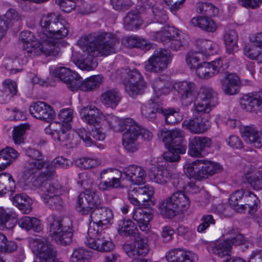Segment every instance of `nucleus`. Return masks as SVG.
<instances>
[{"instance_id": "nucleus-1", "label": "nucleus", "mask_w": 262, "mask_h": 262, "mask_svg": "<svg viewBox=\"0 0 262 262\" xmlns=\"http://www.w3.org/2000/svg\"><path fill=\"white\" fill-rule=\"evenodd\" d=\"M41 32L39 40L29 31H22L19 39L23 42V55H19L13 60L6 58L3 65L12 74L20 71L16 68L17 64H26L29 58H34L43 55L46 57H55L59 53L60 40L66 37L69 32V24L54 14L43 15L40 20Z\"/></svg>"}, {"instance_id": "nucleus-2", "label": "nucleus", "mask_w": 262, "mask_h": 262, "mask_svg": "<svg viewBox=\"0 0 262 262\" xmlns=\"http://www.w3.org/2000/svg\"><path fill=\"white\" fill-rule=\"evenodd\" d=\"M81 120L86 124L96 126L106 121L114 132L126 130L122 136V144L127 150L136 149L135 140L138 127L129 118H119L112 115H104L101 111L93 105L81 106L78 109Z\"/></svg>"}, {"instance_id": "nucleus-3", "label": "nucleus", "mask_w": 262, "mask_h": 262, "mask_svg": "<svg viewBox=\"0 0 262 262\" xmlns=\"http://www.w3.org/2000/svg\"><path fill=\"white\" fill-rule=\"evenodd\" d=\"M78 45L83 53L80 59H74L73 61L79 69L82 70H94L97 63L94 58L96 56H107L117 51L118 40L114 35L108 33H104L97 38L93 36H84L78 40Z\"/></svg>"}, {"instance_id": "nucleus-4", "label": "nucleus", "mask_w": 262, "mask_h": 262, "mask_svg": "<svg viewBox=\"0 0 262 262\" xmlns=\"http://www.w3.org/2000/svg\"><path fill=\"white\" fill-rule=\"evenodd\" d=\"M73 114V110L71 108L60 110L58 114V119L61 122L66 123L52 122L45 128L46 134L50 135L54 142L62 147H73L77 143L76 139L77 136L82 140L85 146H92V140L85 129H80L77 133L68 123L72 121Z\"/></svg>"}, {"instance_id": "nucleus-5", "label": "nucleus", "mask_w": 262, "mask_h": 262, "mask_svg": "<svg viewBox=\"0 0 262 262\" xmlns=\"http://www.w3.org/2000/svg\"><path fill=\"white\" fill-rule=\"evenodd\" d=\"M98 194L86 190L78 196L76 206L77 211L83 215L91 214L89 227L102 230L114 222V213L111 209L101 205Z\"/></svg>"}, {"instance_id": "nucleus-6", "label": "nucleus", "mask_w": 262, "mask_h": 262, "mask_svg": "<svg viewBox=\"0 0 262 262\" xmlns=\"http://www.w3.org/2000/svg\"><path fill=\"white\" fill-rule=\"evenodd\" d=\"M106 174H108L111 178L107 180H102L99 182L98 187L102 191L123 188L124 187V181L136 185L143 184L146 182L145 170L142 167L135 165H129L123 171L113 168L104 169L100 172L101 179L104 178V175Z\"/></svg>"}, {"instance_id": "nucleus-7", "label": "nucleus", "mask_w": 262, "mask_h": 262, "mask_svg": "<svg viewBox=\"0 0 262 262\" xmlns=\"http://www.w3.org/2000/svg\"><path fill=\"white\" fill-rule=\"evenodd\" d=\"M154 193V188L149 185L134 188L128 192L129 202L134 206L140 207L134 209L132 217L137 222L140 230L146 232L151 228L150 222L154 214L152 211H146L143 208L155 204V201L152 200Z\"/></svg>"}, {"instance_id": "nucleus-8", "label": "nucleus", "mask_w": 262, "mask_h": 262, "mask_svg": "<svg viewBox=\"0 0 262 262\" xmlns=\"http://www.w3.org/2000/svg\"><path fill=\"white\" fill-rule=\"evenodd\" d=\"M27 154L30 160L25 163L21 183L29 187H38L42 180H49L55 176L54 167L43 162L38 150L29 149Z\"/></svg>"}, {"instance_id": "nucleus-9", "label": "nucleus", "mask_w": 262, "mask_h": 262, "mask_svg": "<svg viewBox=\"0 0 262 262\" xmlns=\"http://www.w3.org/2000/svg\"><path fill=\"white\" fill-rule=\"evenodd\" d=\"M164 82L161 80H156L153 84L154 96L150 101L141 108L143 115L149 120L156 117L157 112L162 114L167 124H174L182 119V115L178 108H169L163 110L161 107V100L159 97L169 93V89L164 88Z\"/></svg>"}, {"instance_id": "nucleus-10", "label": "nucleus", "mask_w": 262, "mask_h": 262, "mask_svg": "<svg viewBox=\"0 0 262 262\" xmlns=\"http://www.w3.org/2000/svg\"><path fill=\"white\" fill-rule=\"evenodd\" d=\"M190 205L188 196L184 192L178 191L162 201L158 205V209L163 216L171 218L176 214L184 213Z\"/></svg>"}, {"instance_id": "nucleus-11", "label": "nucleus", "mask_w": 262, "mask_h": 262, "mask_svg": "<svg viewBox=\"0 0 262 262\" xmlns=\"http://www.w3.org/2000/svg\"><path fill=\"white\" fill-rule=\"evenodd\" d=\"M221 165L207 160L187 161L183 166L185 173L196 180H202L220 171Z\"/></svg>"}, {"instance_id": "nucleus-12", "label": "nucleus", "mask_w": 262, "mask_h": 262, "mask_svg": "<svg viewBox=\"0 0 262 262\" xmlns=\"http://www.w3.org/2000/svg\"><path fill=\"white\" fill-rule=\"evenodd\" d=\"M228 202L230 207L236 212H244L247 206L250 208V211L252 212L257 209L259 200L253 193L240 189L230 194Z\"/></svg>"}, {"instance_id": "nucleus-13", "label": "nucleus", "mask_w": 262, "mask_h": 262, "mask_svg": "<svg viewBox=\"0 0 262 262\" xmlns=\"http://www.w3.org/2000/svg\"><path fill=\"white\" fill-rule=\"evenodd\" d=\"M30 187L39 189L41 198L47 206L55 209L60 208L62 201L59 196L61 187L58 183H52L49 180H42L39 186Z\"/></svg>"}, {"instance_id": "nucleus-14", "label": "nucleus", "mask_w": 262, "mask_h": 262, "mask_svg": "<svg viewBox=\"0 0 262 262\" xmlns=\"http://www.w3.org/2000/svg\"><path fill=\"white\" fill-rule=\"evenodd\" d=\"M29 246L35 255L34 262H60L56 260L55 253L45 238H30Z\"/></svg>"}, {"instance_id": "nucleus-15", "label": "nucleus", "mask_w": 262, "mask_h": 262, "mask_svg": "<svg viewBox=\"0 0 262 262\" xmlns=\"http://www.w3.org/2000/svg\"><path fill=\"white\" fill-rule=\"evenodd\" d=\"M50 236L53 241L66 245L72 242V229L69 226H64L62 224L60 217L53 216L50 219Z\"/></svg>"}, {"instance_id": "nucleus-16", "label": "nucleus", "mask_w": 262, "mask_h": 262, "mask_svg": "<svg viewBox=\"0 0 262 262\" xmlns=\"http://www.w3.org/2000/svg\"><path fill=\"white\" fill-rule=\"evenodd\" d=\"M100 230L89 227L88 236L85 241L87 246L94 250L107 252L114 249L115 245Z\"/></svg>"}, {"instance_id": "nucleus-17", "label": "nucleus", "mask_w": 262, "mask_h": 262, "mask_svg": "<svg viewBox=\"0 0 262 262\" xmlns=\"http://www.w3.org/2000/svg\"><path fill=\"white\" fill-rule=\"evenodd\" d=\"M214 99L211 89L209 88H202L194 103L193 116L197 117L199 116L203 117V113H209L214 106Z\"/></svg>"}, {"instance_id": "nucleus-18", "label": "nucleus", "mask_w": 262, "mask_h": 262, "mask_svg": "<svg viewBox=\"0 0 262 262\" xmlns=\"http://www.w3.org/2000/svg\"><path fill=\"white\" fill-rule=\"evenodd\" d=\"M245 241L246 239L243 235L238 234L230 239L223 241H217L210 244L208 250L209 252L222 257L230 254L233 244H244Z\"/></svg>"}, {"instance_id": "nucleus-19", "label": "nucleus", "mask_w": 262, "mask_h": 262, "mask_svg": "<svg viewBox=\"0 0 262 262\" xmlns=\"http://www.w3.org/2000/svg\"><path fill=\"white\" fill-rule=\"evenodd\" d=\"M50 74L66 84L67 88L72 91H75L77 86L75 81L79 75L70 68L61 64L52 66L49 68Z\"/></svg>"}, {"instance_id": "nucleus-20", "label": "nucleus", "mask_w": 262, "mask_h": 262, "mask_svg": "<svg viewBox=\"0 0 262 262\" xmlns=\"http://www.w3.org/2000/svg\"><path fill=\"white\" fill-rule=\"evenodd\" d=\"M170 53L166 50H156L153 55L145 63V69L147 71L158 72L167 68L171 61Z\"/></svg>"}, {"instance_id": "nucleus-21", "label": "nucleus", "mask_w": 262, "mask_h": 262, "mask_svg": "<svg viewBox=\"0 0 262 262\" xmlns=\"http://www.w3.org/2000/svg\"><path fill=\"white\" fill-rule=\"evenodd\" d=\"M154 165L148 169V178L151 182L164 185L171 180V174L169 171L160 165L156 159L152 161Z\"/></svg>"}, {"instance_id": "nucleus-22", "label": "nucleus", "mask_w": 262, "mask_h": 262, "mask_svg": "<svg viewBox=\"0 0 262 262\" xmlns=\"http://www.w3.org/2000/svg\"><path fill=\"white\" fill-rule=\"evenodd\" d=\"M243 54L250 59L262 62V32L250 39L244 47Z\"/></svg>"}, {"instance_id": "nucleus-23", "label": "nucleus", "mask_w": 262, "mask_h": 262, "mask_svg": "<svg viewBox=\"0 0 262 262\" xmlns=\"http://www.w3.org/2000/svg\"><path fill=\"white\" fill-rule=\"evenodd\" d=\"M242 109L247 112L257 113L262 110V92L244 94L240 100Z\"/></svg>"}, {"instance_id": "nucleus-24", "label": "nucleus", "mask_w": 262, "mask_h": 262, "mask_svg": "<svg viewBox=\"0 0 262 262\" xmlns=\"http://www.w3.org/2000/svg\"><path fill=\"white\" fill-rule=\"evenodd\" d=\"M195 90V84L187 80L175 81L170 88L173 95H178L182 100L190 99V102L192 99Z\"/></svg>"}, {"instance_id": "nucleus-25", "label": "nucleus", "mask_w": 262, "mask_h": 262, "mask_svg": "<svg viewBox=\"0 0 262 262\" xmlns=\"http://www.w3.org/2000/svg\"><path fill=\"white\" fill-rule=\"evenodd\" d=\"M29 112L34 117L47 122L53 120L55 116V112L52 107L41 101H38L30 105Z\"/></svg>"}, {"instance_id": "nucleus-26", "label": "nucleus", "mask_w": 262, "mask_h": 262, "mask_svg": "<svg viewBox=\"0 0 262 262\" xmlns=\"http://www.w3.org/2000/svg\"><path fill=\"white\" fill-rule=\"evenodd\" d=\"M124 85L125 91L132 96L139 94L145 86L141 74L135 69L130 72Z\"/></svg>"}, {"instance_id": "nucleus-27", "label": "nucleus", "mask_w": 262, "mask_h": 262, "mask_svg": "<svg viewBox=\"0 0 262 262\" xmlns=\"http://www.w3.org/2000/svg\"><path fill=\"white\" fill-rule=\"evenodd\" d=\"M241 134L246 144L257 148L262 147V132L254 126H244L241 129Z\"/></svg>"}, {"instance_id": "nucleus-28", "label": "nucleus", "mask_w": 262, "mask_h": 262, "mask_svg": "<svg viewBox=\"0 0 262 262\" xmlns=\"http://www.w3.org/2000/svg\"><path fill=\"white\" fill-rule=\"evenodd\" d=\"M211 144V140L205 137L194 136L189 139L188 154L192 157H200L202 152Z\"/></svg>"}, {"instance_id": "nucleus-29", "label": "nucleus", "mask_w": 262, "mask_h": 262, "mask_svg": "<svg viewBox=\"0 0 262 262\" xmlns=\"http://www.w3.org/2000/svg\"><path fill=\"white\" fill-rule=\"evenodd\" d=\"M167 262H196L197 255L191 251L180 248L173 249L165 254Z\"/></svg>"}, {"instance_id": "nucleus-30", "label": "nucleus", "mask_w": 262, "mask_h": 262, "mask_svg": "<svg viewBox=\"0 0 262 262\" xmlns=\"http://www.w3.org/2000/svg\"><path fill=\"white\" fill-rule=\"evenodd\" d=\"M194 117L193 119L184 121L183 126L195 134L203 133L209 128L210 124L208 115H206V117L199 116Z\"/></svg>"}, {"instance_id": "nucleus-31", "label": "nucleus", "mask_w": 262, "mask_h": 262, "mask_svg": "<svg viewBox=\"0 0 262 262\" xmlns=\"http://www.w3.org/2000/svg\"><path fill=\"white\" fill-rule=\"evenodd\" d=\"M124 249L126 254L132 258H136L139 255H146L149 250L146 239L140 238L133 244H125Z\"/></svg>"}, {"instance_id": "nucleus-32", "label": "nucleus", "mask_w": 262, "mask_h": 262, "mask_svg": "<svg viewBox=\"0 0 262 262\" xmlns=\"http://www.w3.org/2000/svg\"><path fill=\"white\" fill-rule=\"evenodd\" d=\"M222 89L227 95H232L238 92V87L240 84L239 77L234 73H225L220 80Z\"/></svg>"}, {"instance_id": "nucleus-33", "label": "nucleus", "mask_w": 262, "mask_h": 262, "mask_svg": "<svg viewBox=\"0 0 262 262\" xmlns=\"http://www.w3.org/2000/svg\"><path fill=\"white\" fill-rule=\"evenodd\" d=\"M184 137V133L180 129L168 130L166 128L161 129L158 133V138L164 143L166 148L170 146H177L174 140L182 139Z\"/></svg>"}, {"instance_id": "nucleus-34", "label": "nucleus", "mask_w": 262, "mask_h": 262, "mask_svg": "<svg viewBox=\"0 0 262 262\" xmlns=\"http://www.w3.org/2000/svg\"><path fill=\"white\" fill-rule=\"evenodd\" d=\"M181 32L173 26H165L161 31L155 32L152 36L153 38L159 41L167 43L168 41L175 38L180 37Z\"/></svg>"}, {"instance_id": "nucleus-35", "label": "nucleus", "mask_w": 262, "mask_h": 262, "mask_svg": "<svg viewBox=\"0 0 262 262\" xmlns=\"http://www.w3.org/2000/svg\"><path fill=\"white\" fill-rule=\"evenodd\" d=\"M121 97L119 92L115 89L107 90L101 95L100 100L107 107L115 109L120 102Z\"/></svg>"}, {"instance_id": "nucleus-36", "label": "nucleus", "mask_w": 262, "mask_h": 262, "mask_svg": "<svg viewBox=\"0 0 262 262\" xmlns=\"http://www.w3.org/2000/svg\"><path fill=\"white\" fill-rule=\"evenodd\" d=\"M102 77L99 75L91 76L84 81L82 80V78L79 75V78L75 81L77 86V88L75 89V91L79 90L89 91L97 89L102 83Z\"/></svg>"}, {"instance_id": "nucleus-37", "label": "nucleus", "mask_w": 262, "mask_h": 262, "mask_svg": "<svg viewBox=\"0 0 262 262\" xmlns=\"http://www.w3.org/2000/svg\"><path fill=\"white\" fill-rule=\"evenodd\" d=\"M13 204L24 214H29L32 210V200L25 193H20L12 199Z\"/></svg>"}, {"instance_id": "nucleus-38", "label": "nucleus", "mask_w": 262, "mask_h": 262, "mask_svg": "<svg viewBox=\"0 0 262 262\" xmlns=\"http://www.w3.org/2000/svg\"><path fill=\"white\" fill-rule=\"evenodd\" d=\"M238 37L233 30H227L224 35L223 40L226 50L229 54H233L238 50Z\"/></svg>"}, {"instance_id": "nucleus-39", "label": "nucleus", "mask_w": 262, "mask_h": 262, "mask_svg": "<svg viewBox=\"0 0 262 262\" xmlns=\"http://www.w3.org/2000/svg\"><path fill=\"white\" fill-rule=\"evenodd\" d=\"M15 189V182L12 176L8 172L0 173V196L7 191L14 192Z\"/></svg>"}, {"instance_id": "nucleus-40", "label": "nucleus", "mask_w": 262, "mask_h": 262, "mask_svg": "<svg viewBox=\"0 0 262 262\" xmlns=\"http://www.w3.org/2000/svg\"><path fill=\"white\" fill-rule=\"evenodd\" d=\"M168 150L163 154V159L167 162H174L180 160V154H184L186 150L185 145L178 144L177 146L166 148Z\"/></svg>"}, {"instance_id": "nucleus-41", "label": "nucleus", "mask_w": 262, "mask_h": 262, "mask_svg": "<svg viewBox=\"0 0 262 262\" xmlns=\"http://www.w3.org/2000/svg\"><path fill=\"white\" fill-rule=\"evenodd\" d=\"M191 23L194 26H198L208 32H214L217 28L215 21L211 18L207 17H194L191 19Z\"/></svg>"}, {"instance_id": "nucleus-42", "label": "nucleus", "mask_w": 262, "mask_h": 262, "mask_svg": "<svg viewBox=\"0 0 262 262\" xmlns=\"http://www.w3.org/2000/svg\"><path fill=\"white\" fill-rule=\"evenodd\" d=\"M16 221V215L14 212H8L4 208L0 207V229H12Z\"/></svg>"}, {"instance_id": "nucleus-43", "label": "nucleus", "mask_w": 262, "mask_h": 262, "mask_svg": "<svg viewBox=\"0 0 262 262\" xmlns=\"http://www.w3.org/2000/svg\"><path fill=\"white\" fill-rule=\"evenodd\" d=\"M117 231L122 236L133 235L138 232V228L130 220H120L117 225Z\"/></svg>"}, {"instance_id": "nucleus-44", "label": "nucleus", "mask_w": 262, "mask_h": 262, "mask_svg": "<svg viewBox=\"0 0 262 262\" xmlns=\"http://www.w3.org/2000/svg\"><path fill=\"white\" fill-rule=\"evenodd\" d=\"M199 51L202 56H208L217 53L219 51L218 43L209 40H203L198 42Z\"/></svg>"}, {"instance_id": "nucleus-45", "label": "nucleus", "mask_w": 262, "mask_h": 262, "mask_svg": "<svg viewBox=\"0 0 262 262\" xmlns=\"http://www.w3.org/2000/svg\"><path fill=\"white\" fill-rule=\"evenodd\" d=\"M148 12L151 13L149 17L150 23L163 24L167 20L165 11L163 9H161L157 4L154 5L149 8Z\"/></svg>"}, {"instance_id": "nucleus-46", "label": "nucleus", "mask_w": 262, "mask_h": 262, "mask_svg": "<svg viewBox=\"0 0 262 262\" xmlns=\"http://www.w3.org/2000/svg\"><path fill=\"white\" fill-rule=\"evenodd\" d=\"M18 225L28 231L32 229L38 231L41 230L40 221L36 217L24 216L18 221Z\"/></svg>"}, {"instance_id": "nucleus-47", "label": "nucleus", "mask_w": 262, "mask_h": 262, "mask_svg": "<svg viewBox=\"0 0 262 262\" xmlns=\"http://www.w3.org/2000/svg\"><path fill=\"white\" fill-rule=\"evenodd\" d=\"M196 75L201 79H209L215 75L210 62H202L194 70Z\"/></svg>"}, {"instance_id": "nucleus-48", "label": "nucleus", "mask_w": 262, "mask_h": 262, "mask_svg": "<svg viewBox=\"0 0 262 262\" xmlns=\"http://www.w3.org/2000/svg\"><path fill=\"white\" fill-rule=\"evenodd\" d=\"M30 128L28 123H23L14 127L12 130L13 140L15 144H20L24 141L26 133Z\"/></svg>"}, {"instance_id": "nucleus-49", "label": "nucleus", "mask_w": 262, "mask_h": 262, "mask_svg": "<svg viewBox=\"0 0 262 262\" xmlns=\"http://www.w3.org/2000/svg\"><path fill=\"white\" fill-rule=\"evenodd\" d=\"M245 179L254 189H262V171H256L246 173Z\"/></svg>"}, {"instance_id": "nucleus-50", "label": "nucleus", "mask_w": 262, "mask_h": 262, "mask_svg": "<svg viewBox=\"0 0 262 262\" xmlns=\"http://www.w3.org/2000/svg\"><path fill=\"white\" fill-rule=\"evenodd\" d=\"M142 24V20L138 14L129 13L124 19V27L130 30L138 29Z\"/></svg>"}, {"instance_id": "nucleus-51", "label": "nucleus", "mask_w": 262, "mask_h": 262, "mask_svg": "<svg viewBox=\"0 0 262 262\" xmlns=\"http://www.w3.org/2000/svg\"><path fill=\"white\" fill-rule=\"evenodd\" d=\"M0 156L3 160L6 161L5 163L8 167L19 157V155L15 149L8 146L0 150Z\"/></svg>"}, {"instance_id": "nucleus-52", "label": "nucleus", "mask_w": 262, "mask_h": 262, "mask_svg": "<svg viewBox=\"0 0 262 262\" xmlns=\"http://www.w3.org/2000/svg\"><path fill=\"white\" fill-rule=\"evenodd\" d=\"M60 9L64 12L69 13L78 7H84L87 4L84 0H56Z\"/></svg>"}, {"instance_id": "nucleus-53", "label": "nucleus", "mask_w": 262, "mask_h": 262, "mask_svg": "<svg viewBox=\"0 0 262 262\" xmlns=\"http://www.w3.org/2000/svg\"><path fill=\"white\" fill-rule=\"evenodd\" d=\"M201 53L198 51H191L186 55L185 60L188 67L191 70H195L201 62Z\"/></svg>"}, {"instance_id": "nucleus-54", "label": "nucleus", "mask_w": 262, "mask_h": 262, "mask_svg": "<svg viewBox=\"0 0 262 262\" xmlns=\"http://www.w3.org/2000/svg\"><path fill=\"white\" fill-rule=\"evenodd\" d=\"M197 11L201 14H206L210 16H214L219 13L217 8L210 3L199 2L196 5Z\"/></svg>"}, {"instance_id": "nucleus-55", "label": "nucleus", "mask_w": 262, "mask_h": 262, "mask_svg": "<svg viewBox=\"0 0 262 262\" xmlns=\"http://www.w3.org/2000/svg\"><path fill=\"white\" fill-rule=\"evenodd\" d=\"M75 164L83 168H90L99 164L97 159L93 157H81L74 161Z\"/></svg>"}, {"instance_id": "nucleus-56", "label": "nucleus", "mask_w": 262, "mask_h": 262, "mask_svg": "<svg viewBox=\"0 0 262 262\" xmlns=\"http://www.w3.org/2000/svg\"><path fill=\"white\" fill-rule=\"evenodd\" d=\"M214 74H217L221 70L227 68L229 64V59L225 56L221 57L217 59L210 62Z\"/></svg>"}, {"instance_id": "nucleus-57", "label": "nucleus", "mask_w": 262, "mask_h": 262, "mask_svg": "<svg viewBox=\"0 0 262 262\" xmlns=\"http://www.w3.org/2000/svg\"><path fill=\"white\" fill-rule=\"evenodd\" d=\"M130 119L133 121L134 123L135 124V125H136L138 127V129H137V135L136 136V138L135 140V144L136 146V149L133 151H130V150H127L124 146V147L127 152H134L137 151L139 148V144L137 142V139H138L139 135L140 134H141V135L142 136V137L144 139V140H150L152 138V135L150 132H149V130H148L146 129H141L140 127L135 122V121L133 119H132V118H130Z\"/></svg>"}, {"instance_id": "nucleus-58", "label": "nucleus", "mask_w": 262, "mask_h": 262, "mask_svg": "<svg viewBox=\"0 0 262 262\" xmlns=\"http://www.w3.org/2000/svg\"><path fill=\"white\" fill-rule=\"evenodd\" d=\"M19 18L20 16L16 11L13 9H10L3 17H0V20H3V22L5 23L7 29L9 26L18 21Z\"/></svg>"}, {"instance_id": "nucleus-59", "label": "nucleus", "mask_w": 262, "mask_h": 262, "mask_svg": "<svg viewBox=\"0 0 262 262\" xmlns=\"http://www.w3.org/2000/svg\"><path fill=\"white\" fill-rule=\"evenodd\" d=\"M47 164L52 165L54 167L55 176L51 179L49 180L50 181L56 177L55 168L60 167L62 168H68L72 165V162L67 159H64L62 157H58L55 158L51 163L47 162Z\"/></svg>"}, {"instance_id": "nucleus-60", "label": "nucleus", "mask_w": 262, "mask_h": 262, "mask_svg": "<svg viewBox=\"0 0 262 262\" xmlns=\"http://www.w3.org/2000/svg\"><path fill=\"white\" fill-rule=\"evenodd\" d=\"M185 0H163L164 4L168 6L169 10L175 14L184 6Z\"/></svg>"}, {"instance_id": "nucleus-61", "label": "nucleus", "mask_w": 262, "mask_h": 262, "mask_svg": "<svg viewBox=\"0 0 262 262\" xmlns=\"http://www.w3.org/2000/svg\"><path fill=\"white\" fill-rule=\"evenodd\" d=\"M201 222L202 223L197 228V230L200 233L204 232L210 225H213L215 223V221L211 215H203L201 219Z\"/></svg>"}, {"instance_id": "nucleus-62", "label": "nucleus", "mask_w": 262, "mask_h": 262, "mask_svg": "<svg viewBox=\"0 0 262 262\" xmlns=\"http://www.w3.org/2000/svg\"><path fill=\"white\" fill-rule=\"evenodd\" d=\"M226 143L228 146L233 149H239L243 148V142L238 136L232 135L226 139Z\"/></svg>"}, {"instance_id": "nucleus-63", "label": "nucleus", "mask_w": 262, "mask_h": 262, "mask_svg": "<svg viewBox=\"0 0 262 262\" xmlns=\"http://www.w3.org/2000/svg\"><path fill=\"white\" fill-rule=\"evenodd\" d=\"M111 2L114 9L117 10L127 9L132 4L130 0H111Z\"/></svg>"}, {"instance_id": "nucleus-64", "label": "nucleus", "mask_w": 262, "mask_h": 262, "mask_svg": "<svg viewBox=\"0 0 262 262\" xmlns=\"http://www.w3.org/2000/svg\"><path fill=\"white\" fill-rule=\"evenodd\" d=\"M3 88L8 90L13 95H16L17 92V86L16 82L13 80L7 79L2 82Z\"/></svg>"}]
</instances>
